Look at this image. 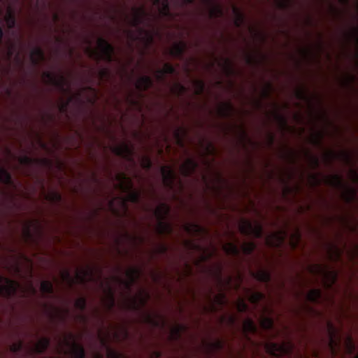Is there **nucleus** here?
<instances>
[{
    "label": "nucleus",
    "instance_id": "f257e3e1",
    "mask_svg": "<svg viewBox=\"0 0 358 358\" xmlns=\"http://www.w3.org/2000/svg\"><path fill=\"white\" fill-rule=\"evenodd\" d=\"M113 48L102 38L97 40V45L94 49L87 48L86 52L90 57L95 59H105L110 61L113 54Z\"/></svg>",
    "mask_w": 358,
    "mask_h": 358
},
{
    "label": "nucleus",
    "instance_id": "f03ea898",
    "mask_svg": "<svg viewBox=\"0 0 358 358\" xmlns=\"http://www.w3.org/2000/svg\"><path fill=\"white\" fill-rule=\"evenodd\" d=\"M61 279L62 282L71 285L73 283H80L93 280L94 277L91 268H84L77 270L73 279H71L69 278V273L67 271H64L61 273Z\"/></svg>",
    "mask_w": 358,
    "mask_h": 358
},
{
    "label": "nucleus",
    "instance_id": "7ed1b4c3",
    "mask_svg": "<svg viewBox=\"0 0 358 358\" xmlns=\"http://www.w3.org/2000/svg\"><path fill=\"white\" fill-rule=\"evenodd\" d=\"M309 271L310 273L322 275L323 282L327 287H330L335 282L336 273L332 271H326L322 265H312L309 267Z\"/></svg>",
    "mask_w": 358,
    "mask_h": 358
},
{
    "label": "nucleus",
    "instance_id": "20e7f679",
    "mask_svg": "<svg viewBox=\"0 0 358 358\" xmlns=\"http://www.w3.org/2000/svg\"><path fill=\"white\" fill-rule=\"evenodd\" d=\"M138 199L137 192L129 193L125 198H117L111 201L110 206L112 210L115 213H120L121 211L125 210V205L127 201H136Z\"/></svg>",
    "mask_w": 358,
    "mask_h": 358
},
{
    "label": "nucleus",
    "instance_id": "39448f33",
    "mask_svg": "<svg viewBox=\"0 0 358 358\" xmlns=\"http://www.w3.org/2000/svg\"><path fill=\"white\" fill-rule=\"evenodd\" d=\"M266 352L274 356H281L288 353L292 348L290 342H284L282 344L268 343L265 346Z\"/></svg>",
    "mask_w": 358,
    "mask_h": 358
},
{
    "label": "nucleus",
    "instance_id": "423d86ee",
    "mask_svg": "<svg viewBox=\"0 0 358 358\" xmlns=\"http://www.w3.org/2000/svg\"><path fill=\"white\" fill-rule=\"evenodd\" d=\"M239 229L242 234L248 235H254L259 237L262 232L260 224L257 223H252L248 220H242L239 224Z\"/></svg>",
    "mask_w": 358,
    "mask_h": 358
},
{
    "label": "nucleus",
    "instance_id": "0eeeda50",
    "mask_svg": "<svg viewBox=\"0 0 358 358\" xmlns=\"http://www.w3.org/2000/svg\"><path fill=\"white\" fill-rule=\"evenodd\" d=\"M18 287L19 285L16 282L4 278L0 285V295L10 296L14 294Z\"/></svg>",
    "mask_w": 358,
    "mask_h": 358
},
{
    "label": "nucleus",
    "instance_id": "6e6552de",
    "mask_svg": "<svg viewBox=\"0 0 358 358\" xmlns=\"http://www.w3.org/2000/svg\"><path fill=\"white\" fill-rule=\"evenodd\" d=\"M286 236L285 231H278L267 236L266 243L271 246L280 245Z\"/></svg>",
    "mask_w": 358,
    "mask_h": 358
},
{
    "label": "nucleus",
    "instance_id": "1a4fd4ad",
    "mask_svg": "<svg viewBox=\"0 0 358 358\" xmlns=\"http://www.w3.org/2000/svg\"><path fill=\"white\" fill-rule=\"evenodd\" d=\"M43 80L46 83L56 86H60L64 82V78L63 76L50 72L43 74Z\"/></svg>",
    "mask_w": 358,
    "mask_h": 358
},
{
    "label": "nucleus",
    "instance_id": "9d476101",
    "mask_svg": "<svg viewBox=\"0 0 358 358\" xmlns=\"http://www.w3.org/2000/svg\"><path fill=\"white\" fill-rule=\"evenodd\" d=\"M116 180L119 181L118 188L123 192L129 190L132 187L130 178L126 177L122 173H118L116 176Z\"/></svg>",
    "mask_w": 358,
    "mask_h": 358
},
{
    "label": "nucleus",
    "instance_id": "9b49d317",
    "mask_svg": "<svg viewBox=\"0 0 358 358\" xmlns=\"http://www.w3.org/2000/svg\"><path fill=\"white\" fill-rule=\"evenodd\" d=\"M162 174L163 176L164 182L166 185H170L174 178V172L173 169L168 166H164L162 167Z\"/></svg>",
    "mask_w": 358,
    "mask_h": 358
},
{
    "label": "nucleus",
    "instance_id": "f8f14e48",
    "mask_svg": "<svg viewBox=\"0 0 358 358\" xmlns=\"http://www.w3.org/2000/svg\"><path fill=\"white\" fill-rule=\"evenodd\" d=\"M68 352L76 358H83L85 355L83 347L74 341L69 345Z\"/></svg>",
    "mask_w": 358,
    "mask_h": 358
},
{
    "label": "nucleus",
    "instance_id": "ddd939ff",
    "mask_svg": "<svg viewBox=\"0 0 358 358\" xmlns=\"http://www.w3.org/2000/svg\"><path fill=\"white\" fill-rule=\"evenodd\" d=\"M323 181L324 183L333 187H341L342 185V178L338 175H328L326 176Z\"/></svg>",
    "mask_w": 358,
    "mask_h": 358
},
{
    "label": "nucleus",
    "instance_id": "4468645a",
    "mask_svg": "<svg viewBox=\"0 0 358 358\" xmlns=\"http://www.w3.org/2000/svg\"><path fill=\"white\" fill-rule=\"evenodd\" d=\"M196 164L191 159L186 160L180 166V171L182 174L187 176L195 169Z\"/></svg>",
    "mask_w": 358,
    "mask_h": 358
},
{
    "label": "nucleus",
    "instance_id": "2eb2a0df",
    "mask_svg": "<svg viewBox=\"0 0 358 358\" xmlns=\"http://www.w3.org/2000/svg\"><path fill=\"white\" fill-rule=\"evenodd\" d=\"M113 152L117 155L128 157L131 155L129 147L126 144H120L113 148Z\"/></svg>",
    "mask_w": 358,
    "mask_h": 358
},
{
    "label": "nucleus",
    "instance_id": "dca6fc26",
    "mask_svg": "<svg viewBox=\"0 0 358 358\" xmlns=\"http://www.w3.org/2000/svg\"><path fill=\"white\" fill-rule=\"evenodd\" d=\"M233 110L232 106L228 103H222L217 107V113L221 116H229Z\"/></svg>",
    "mask_w": 358,
    "mask_h": 358
},
{
    "label": "nucleus",
    "instance_id": "f3484780",
    "mask_svg": "<svg viewBox=\"0 0 358 358\" xmlns=\"http://www.w3.org/2000/svg\"><path fill=\"white\" fill-rule=\"evenodd\" d=\"M168 213L169 207L164 203L159 205L155 210V215L159 220L164 219Z\"/></svg>",
    "mask_w": 358,
    "mask_h": 358
},
{
    "label": "nucleus",
    "instance_id": "a211bd4d",
    "mask_svg": "<svg viewBox=\"0 0 358 358\" xmlns=\"http://www.w3.org/2000/svg\"><path fill=\"white\" fill-rule=\"evenodd\" d=\"M139 276V272L137 269L130 268L126 271V277L128 280L127 286L129 287Z\"/></svg>",
    "mask_w": 358,
    "mask_h": 358
},
{
    "label": "nucleus",
    "instance_id": "6ab92c4d",
    "mask_svg": "<svg viewBox=\"0 0 358 358\" xmlns=\"http://www.w3.org/2000/svg\"><path fill=\"white\" fill-rule=\"evenodd\" d=\"M152 84L151 80L149 77H142L137 80L136 83V88L145 90L148 89Z\"/></svg>",
    "mask_w": 358,
    "mask_h": 358
},
{
    "label": "nucleus",
    "instance_id": "aec40b11",
    "mask_svg": "<svg viewBox=\"0 0 358 358\" xmlns=\"http://www.w3.org/2000/svg\"><path fill=\"white\" fill-rule=\"evenodd\" d=\"M357 192L354 188H345L341 193V197L346 201H352L356 196Z\"/></svg>",
    "mask_w": 358,
    "mask_h": 358
},
{
    "label": "nucleus",
    "instance_id": "412c9836",
    "mask_svg": "<svg viewBox=\"0 0 358 358\" xmlns=\"http://www.w3.org/2000/svg\"><path fill=\"white\" fill-rule=\"evenodd\" d=\"M43 55L42 51L36 48L34 49L31 52V59L34 63H38L40 61L43 60Z\"/></svg>",
    "mask_w": 358,
    "mask_h": 358
},
{
    "label": "nucleus",
    "instance_id": "4be33fe9",
    "mask_svg": "<svg viewBox=\"0 0 358 358\" xmlns=\"http://www.w3.org/2000/svg\"><path fill=\"white\" fill-rule=\"evenodd\" d=\"M184 49H185V44L183 43L180 42V43L174 44L171 47V48L170 50V52L173 55H179L182 52Z\"/></svg>",
    "mask_w": 358,
    "mask_h": 358
},
{
    "label": "nucleus",
    "instance_id": "5701e85b",
    "mask_svg": "<svg viewBox=\"0 0 358 358\" xmlns=\"http://www.w3.org/2000/svg\"><path fill=\"white\" fill-rule=\"evenodd\" d=\"M48 341L46 338L39 340L35 345L34 350L38 352H43L47 348Z\"/></svg>",
    "mask_w": 358,
    "mask_h": 358
},
{
    "label": "nucleus",
    "instance_id": "b1692460",
    "mask_svg": "<svg viewBox=\"0 0 358 358\" xmlns=\"http://www.w3.org/2000/svg\"><path fill=\"white\" fill-rule=\"evenodd\" d=\"M223 250L229 255H236L238 250L236 245L232 243H227L223 245Z\"/></svg>",
    "mask_w": 358,
    "mask_h": 358
},
{
    "label": "nucleus",
    "instance_id": "393cba45",
    "mask_svg": "<svg viewBox=\"0 0 358 358\" xmlns=\"http://www.w3.org/2000/svg\"><path fill=\"white\" fill-rule=\"evenodd\" d=\"M243 329L245 332H255L256 327L250 319H248L243 322Z\"/></svg>",
    "mask_w": 358,
    "mask_h": 358
},
{
    "label": "nucleus",
    "instance_id": "a878e982",
    "mask_svg": "<svg viewBox=\"0 0 358 358\" xmlns=\"http://www.w3.org/2000/svg\"><path fill=\"white\" fill-rule=\"evenodd\" d=\"M157 231L159 234L169 233L171 231V227L168 224L160 220L157 225Z\"/></svg>",
    "mask_w": 358,
    "mask_h": 358
},
{
    "label": "nucleus",
    "instance_id": "bb28decb",
    "mask_svg": "<svg viewBox=\"0 0 358 358\" xmlns=\"http://www.w3.org/2000/svg\"><path fill=\"white\" fill-rule=\"evenodd\" d=\"M185 229L189 233H201L203 231V229L200 226L193 224H185Z\"/></svg>",
    "mask_w": 358,
    "mask_h": 358
},
{
    "label": "nucleus",
    "instance_id": "cd10ccee",
    "mask_svg": "<svg viewBox=\"0 0 358 358\" xmlns=\"http://www.w3.org/2000/svg\"><path fill=\"white\" fill-rule=\"evenodd\" d=\"M320 296V289H311L307 294V299L309 301H316Z\"/></svg>",
    "mask_w": 358,
    "mask_h": 358
},
{
    "label": "nucleus",
    "instance_id": "c85d7f7f",
    "mask_svg": "<svg viewBox=\"0 0 358 358\" xmlns=\"http://www.w3.org/2000/svg\"><path fill=\"white\" fill-rule=\"evenodd\" d=\"M299 240H300V234L298 231H295L294 233H293L291 235V236L289 238L290 245L293 248H295L297 245V244L299 243Z\"/></svg>",
    "mask_w": 358,
    "mask_h": 358
},
{
    "label": "nucleus",
    "instance_id": "c756f323",
    "mask_svg": "<svg viewBox=\"0 0 358 358\" xmlns=\"http://www.w3.org/2000/svg\"><path fill=\"white\" fill-rule=\"evenodd\" d=\"M0 180L6 184L10 182V176L4 169H0Z\"/></svg>",
    "mask_w": 358,
    "mask_h": 358
},
{
    "label": "nucleus",
    "instance_id": "7c9ffc66",
    "mask_svg": "<svg viewBox=\"0 0 358 358\" xmlns=\"http://www.w3.org/2000/svg\"><path fill=\"white\" fill-rule=\"evenodd\" d=\"M256 278L261 281L266 282L269 280L270 276L269 274L264 271H259L256 273Z\"/></svg>",
    "mask_w": 358,
    "mask_h": 358
},
{
    "label": "nucleus",
    "instance_id": "2f4dec72",
    "mask_svg": "<svg viewBox=\"0 0 358 358\" xmlns=\"http://www.w3.org/2000/svg\"><path fill=\"white\" fill-rule=\"evenodd\" d=\"M329 347L331 350L332 353L334 355H336L338 352V343L335 340L334 336H333L332 335L330 337Z\"/></svg>",
    "mask_w": 358,
    "mask_h": 358
},
{
    "label": "nucleus",
    "instance_id": "473e14b6",
    "mask_svg": "<svg viewBox=\"0 0 358 358\" xmlns=\"http://www.w3.org/2000/svg\"><path fill=\"white\" fill-rule=\"evenodd\" d=\"M41 289L43 292H51L52 285L49 281H43L41 284Z\"/></svg>",
    "mask_w": 358,
    "mask_h": 358
},
{
    "label": "nucleus",
    "instance_id": "72a5a7b5",
    "mask_svg": "<svg viewBox=\"0 0 358 358\" xmlns=\"http://www.w3.org/2000/svg\"><path fill=\"white\" fill-rule=\"evenodd\" d=\"M255 244L252 242L244 243L241 248L244 252L250 253L255 249Z\"/></svg>",
    "mask_w": 358,
    "mask_h": 358
},
{
    "label": "nucleus",
    "instance_id": "f704fd0d",
    "mask_svg": "<svg viewBox=\"0 0 358 358\" xmlns=\"http://www.w3.org/2000/svg\"><path fill=\"white\" fill-rule=\"evenodd\" d=\"M113 302H114V300H113V293H112V291L110 289H109L106 293L104 303H106L108 307H111L113 305Z\"/></svg>",
    "mask_w": 358,
    "mask_h": 358
},
{
    "label": "nucleus",
    "instance_id": "c9c22d12",
    "mask_svg": "<svg viewBox=\"0 0 358 358\" xmlns=\"http://www.w3.org/2000/svg\"><path fill=\"white\" fill-rule=\"evenodd\" d=\"M260 325L264 329H269L273 325V321L271 319L268 317H264L260 321Z\"/></svg>",
    "mask_w": 358,
    "mask_h": 358
},
{
    "label": "nucleus",
    "instance_id": "e433bc0d",
    "mask_svg": "<svg viewBox=\"0 0 358 358\" xmlns=\"http://www.w3.org/2000/svg\"><path fill=\"white\" fill-rule=\"evenodd\" d=\"M147 294L144 292H140L138 296H136V300H138L137 306H143L147 300Z\"/></svg>",
    "mask_w": 358,
    "mask_h": 358
},
{
    "label": "nucleus",
    "instance_id": "4c0bfd02",
    "mask_svg": "<svg viewBox=\"0 0 358 358\" xmlns=\"http://www.w3.org/2000/svg\"><path fill=\"white\" fill-rule=\"evenodd\" d=\"M345 348L347 353H351L354 349V345L351 338L348 337L345 341Z\"/></svg>",
    "mask_w": 358,
    "mask_h": 358
},
{
    "label": "nucleus",
    "instance_id": "58836bf2",
    "mask_svg": "<svg viewBox=\"0 0 358 358\" xmlns=\"http://www.w3.org/2000/svg\"><path fill=\"white\" fill-rule=\"evenodd\" d=\"M263 295L259 292H255L252 294L249 297V301L251 303H257L262 299Z\"/></svg>",
    "mask_w": 358,
    "mask_h": 358
},
{
    "label": "nucleus",
    "instance_id": "ea45409f",
    "mask_svg": "<svg viewBox=\"0 0 358 358\" xmlns=\"http://www.w3.org/2000/svg\"><path fill=\"white\" fill-rule=\"evenodd\" d=\"M233 12L236 15V20H235V24L236 26H240L241 22H242V15L241 14L239 13V11L238 10V9L234 6L233 7Z\"/></svg>",
    "mask_w": 358,
    "mask_h": 358
},
{
    "label": "nucleus",
    "instance_id": "a19ab883",
    "mask_svg": "<svg viewBox=\"0 0 358 358\" xmlns=\"http://www.w3.org/2000/svg\"><path fill=\"white\" fill-rule=\"evenodd\" d=\"M236 307L238 311H245L247 308V305L243 299H238L236 302Z\"/></svg>",
    "mask_w": 358,
    "mask_h": 358
},
{
    "label": "nucleus",
    "instance_id": "79ce46f5",
    "mask_svg": "<svg viewBox=\"0 0 358 358\" xmlns=\"http://www.w3.org/2000/svg\"><path fill=\"white\" fill-rule=\"evenodd\" d=\"M310 141L314 143H320L322 141V136L320 133L311 134L310 136Z\"/></svg>",
    "mask_w": 358,
    "mask_h": 358
},
{
    "label": "nucleus",
    "instance_id": "37998d69",
    "mask_svg": "<svg viewBox=\"0 0 358 358\" xmlns=\"http://www.w3.org/2000/svg\"><path fill=\"white\" fill-rule=\"evenodd\" d=\"M195 93L199 94L202 92L203 84L201 81L197 80L194 82Z\"/></svg>",
    "mask_w": 358,
    "mask_h": 358
},
{
    "label": "nucleus",
    "instance_id": "c03bdc74",
    "mask_svg": "<svg viewBox=\"0 0 358 358\" xmlns=\"http://www.w3.org/2000/svg\"><path fill=\"white\" fill-rule=\"evenodd\" d=\"M225 301V296L223 294H218L215 297V302L218 304H222Z\"/></svg>",
    "mask_w": 358,
    "mask_h": 358
},
{
    "label": "nucleus",
    "instance_id": "a18cd8bd",
    "mask_svg": "<svg viewBox=\"0 0 358 358\" xmlns=\"http://www.w3.org/2000/svg\"><path fill=\"white\" fill-rule=\"evenodd\" d=\"M210 13L211 16L217 17V16L221 15L222 10L219 7H215L210 10Z\"/></svg>",
    "mask_w": 358,
    "mask_h": 358
},
{
    "label": "nucleus",
    "instance_id": "49530a36",
    "mask_svg": "<svg viewBox=\"0 0 358 358\" xmlns=\"http://www.w3.org/2000/svg\"><path fill=\"white\" fill-rule=\"evenodd\" d=\"M5 20H6V22L8 24V27H12L14 24V19L13 17V16L11 15V14L10 13H8L6 17H5Z\"/></svg>",
    "mask_w": 358,
    "mask_h": 358
},
{
    "label": "nucleus",
    "instance_id": "de8ad7c7",
    "mask_svg": "<svg viewBox=\"0 0 358 358\" xmlns=\"http://www.w3.org/2000/svg\"><path fill=\"white\" fill-rule=\"evenodd\" d=\"M141 166L144 168H149L151 166V162L148 157H145L141 160Z\"/></svg>",
    "mask_w": 358,
    "mask_h": 358
},
{
    "label": "nucleus",
    "instance_id": "09e8293b",
    "mask_svg": "<svg viewBox=\"0 0 358 358\" xmlns=\"http://www.w3.org/2000/svg\"><path fill=\"white\" fill-rule=\"evenodd\" d=\"M349 177L353 182H358V173L354 171H350Z\"/></svg>",
    "mask_w": 358,
    "mask_h": 358
},
{
    "label": "nucleus",
    "instance_id": "8fccbe9b",
    "mask_svg": "<svg viewBox=\"0 0 358 358\" xmlns=\"http://www.w3.org/2000/svg\"><path fill=\"white\" fill-rule=\"evenodd\" d=\"M162 71L166 73H172L173 71V68L171 65L166 64L163 66Z\"/></svg>",
    "mask_w": 358,
    "mask_h": 358
},
{
    "label": "nucleus",
    "instance_id": "3c124183",
    "mask_svg": "<svg viewBox=\"0 0 358 358\" xmlns=\"http://www.w3.org/2000/svg\"><path fill=\"white\" fill-rule=\"evenodd\" d=\"M85 301L83 299H78L76 301V306L79 308H83L85 307Z\"/></svg>",
    "mask_w": 358,
    "mask_h": 358
},
{
    "label": "nucleus",
    "instance_id": "603ef678",
    "mask_svg": "<svg viewBox=\"0 0 358 358\" xmlns=\"http://www.w3.org/2000/svg\"><path fill=\"white\" fill-rule=\"evenodd\" d=\"M310 180L313 182L314 185H318L320 183V181L317 179V176L316 174L311 175L310 176Z\"/></svg>",
    "mask_w": 358,
    "mask_h": 358
},
{
    "label": "nucleus",
    "instance_id": "864d4df0",
    "mask_svg": "<svg viewBox=\"0 0 358 358\" xmlns=\"http://www.w3.org/2000/svg\"><path fill=\"white\" fill-rule=\"evenodd\" d=\"M169 11L168 5L166 3L163 4L162 8L160 10V13L163 15H166Z\"/></svg>",
    "mask_w": 358,
    "mask_h": 358
},
{
    "label": "nucleus",
    "instance_id": "5fc2aeb1",
    "mask_svg": "<svg viewBox=\"0 0 358 358\" xmlns=\"http://www.w3.org/2000/svg\"><path fill=\"white\" fill-rule=\"evenodd\" d=\"M296 96L299 99H304L305 98V93L301 90H298L296 92Z\"/></svg>",
    "mask_w": 358,
    "mask_h": 358
},
{
    "label": "nucleus",
    "instance_id": "6e6d98bb",
    "mask_svg": "<svg viewBox=\"0 0 358 358\" xmlns=\"http://www.w3.org/2000/svg\"><path fill=\"white\" fill-rule=\"evenodd\" d=\"M21 348V343H16V344H13L11 348H10V350L12 351H17L18 350H20Z\"/></svg>",
    "mask_w": 358,
    "mask_h": 358
},
{
    "label": "nucleus",
    "instance_id": "4d7b16f0",
    "mask_svg": "<svg viewBox=\"0 0 358 358\" xmlns=\"http://www.w3.org/2000/svg\"><path fill=\"white\" fill-rule=\"evenodd\" d=\"M179 331V327H176L171 329V335L173 336Z\"/></svg>",
    "mask_w": 358,
    "mask_h": 358
},
{
    "label": "nucleus",
    "instance_id": "13d9d810",
    "mask_svg": "<svg viewBox=\"0 0 358 358\" xmlns=\"http://www.w3.org/2000/svg\"><path fill=\"white\" fill-rule=\"evenodd\" d=\"M340 255L337 250H336L334 253V255H331V257L333 259H338Z\"/></svg>",
    "mask_w": 358,
    "mask_h": 358
},
{
    "label": "nucleus",
    "instance_id": "bf43d9fd",
    "mask_svg": "<svg viewBox=\"0 0 358 358\" xmlns=\"http://www.w3.org/2000/svg\"><path fill=\"white\" fill-rule=\"evenodd\" d=\"M108 357H111V358H112V357L117 358V357H113V355H112V352H108Z\"/></svg>",
    "mask_w": 358,
    "mask_h": 358
},
{
    "label": "nucleus",
    "instance_id": "052dcab7",
    "mask_svg": "<svg viewBox=\"0 0 358 358\" xmlns=\"http://www.w3.org/2000/svg\"><path fill=\"white\" fill-rule=\"evenodd\" d=\"M29 289L30 292H33L34 289L31 285L29 286Z\"/></svg>",
    "mask_w": 358,
    "mask_h": 358
},
{
    "label": "nucleus",
    "instance_id": "680f3d73",
    "mask_svg": "<svg viewBox=\"0 0 358 358\" xmlns=\"http://www.w3.org/2000/svg\"><path fill=\"white\" fill-rule=\"evenodd\" d=\"M329 154H330V152H326V155H328Z\"/></svg>",
    "mask_w": 358,
    "mask_h": 358
},
{
    "label": "nucleus",
    "instance_id": "e2e57ef3",
    "mask_svg": "<svg viewBox=\"0 0 358 358\" xmlns=\"http://www.w3.org/2000/svg\"><path fill=\"white\" fill-rule=\"evenodd\" d=\"M355 358H358V355L355 357Z\"/></svg>",
    "mask_w": 358,
    "mask_h": 358
},
{
    "label": "nucleus",
    "instance_id": "0e129e2a",
    "mask_svg": "<svg viewBox=\"0 0 358 358\" xmlns=\"http://www.w3.org/2000/svg\"><path fill=\"white\" fill-rule=\"evenodd\" d=\"M357 44H358V38H357Z\"/></svg>",
    "mask_w": 358,
    "mask_h": 358
}]
</instances>
